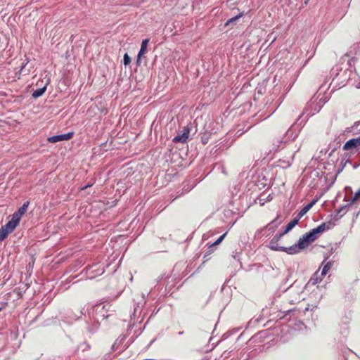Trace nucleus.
I'll use <instances>...</instances> for the list:
<instances>
[{"label":"nucleus","instance_id":"obj_22","mask_svg":"<svg viewBox=\"0 0 360 360\" xmlns=\"http://www.w3.org/2000/svg\"><path fill=\"white\" fill-rule=\"evenodd\" d=\"M297 311V310H296V309H288V310H287V311H286V313H287V314H290L291 312H295V311Z\"/></svg>","mask_w":360,"mask_h":360},{"label":"nucleus","instance_id":"obj_25","mask_svg":"<svg viewBox=\"0 0 360 360\" xmlns=\"http://www.w3.org/2000/svg\"><path fill=\"white\" fill-rule=\"evenodd\" d=\"M24 68H25V65H22V67H21V68H20V72H22V70H23Z\"/></svg>","mask_w":360,"mask_h":360},{"label":"nucleus","instance_id":"obj_13","mask_svg":"<svg viewBox=\"0 0 360 360\" xmlns=\"http://www.w3.org/2000/svg\"><path fill=\"white\" fill-rule=\"evenodd\" d=\"M323 277V276H321V273L319 274L318 271H316L310 278L309 283H311L312 285H315L320 282Z\"/></svg>","mask_w":360,"mask_h":360},{"label":"nucleus","instance_id":"obj_3","mask_svg":"<svg viewBox=\"0 0 360 360\" xmlns=\"http://www.w3.org/2000/svg\"><path fill=\"white\" fill-rule=\"evenodd\" d=\"M286 293L288 297L289 303L295 304L302 300L301 294L302 293V288L299 286L292 285L287 290Z\"/></svg>","mask_w":360,"mask_h":360},{"label":"nucleus","instance_id":"obj_11","mask_svg":"<svg viewBox=\"0 0 360 360\" xmlns=\"http://www.w3.org/2000/svg\"><path fill=\"white\" fill-rule=\"evenodd\" d=\"M16 226H1L0 229V241L4 240L10 233H11Z\"/></svg>","mask_w":360,"mask_h":360},{"label":"nucleus","instance_id":"obj_26","mask_svg":"<svg viewBox=\"0 0 360 360\" xmlns=\"http://www.w3.org/2000/svg\"><path fill=\"white\" fill-rule=\"evenodd\" d=\"M233 257L236 259V257H238V252H236L235 255H233Z\"/></svg>","mask_w":360,"mask_h":360},{"label":"nucleus","instance_id":"obj_8","mask_svg":"<svg viewBox=\"0 0 360 360\" xmlns=\"http://www.w3.org/2000/svg\"><path fill=\"white\" fill-rule=\"evenodd\" d=\"M360 146V136L348 140L344 145L343 149L349 150L356 148Z\"/></svg>","mask_w":360,"mask_h":360},{"label":"nucleus","instance_id":"obj_7","mask_svg":"<svg viewBox=\"0 0 360 360\" xmlns=\"http://www.w3.org/2000/svg\"><path fill=\"white\" fill-rule=\"evenodd\" d=\"M72 136H73V133L70 132L68 134L56 135V136H53L49 137L48 141L50 143H56V142L63 141H68V140L70 139L72 137Z\"/></svg>","mask_w":360,"mask_h":360},{"label":"nucleus","instance_id":"obj_9","mask_svg":"<svg viewBox=\"0 0 360 360\" xmlns=\"http://www.w3.org/2000/svg\"><path fill=\"white\" fill-rule=\"evenodd\" d=\"M190 130L187 127H184L181 134H178L173 139V141L175 143H185L189 136Z\"/></svg>","mask_w":360,"mask_h":360},{"label":"nucleus","instance_id":"obj_10","mask_svg":"<svg viewBox=\"0 0 360 360\" xmlns=\"http://www.w3.org/2000/svg\"><path fill=\"white\" fill-rule=\"evenodd\" d=\"M148 42H149V39H145L142 41L141 49H140L138 56H137V60H136L137 64H140L141 57L146 53Z\"/></svg>","mask_w":360,"mask_h":360},{"label":"nucleus","instance_id":"obj_5","mask_svg":"<svg viewBox=\"0 0 360 360\" xmlns=\"http://www.w3.org/2000/svg\"><path fill=\"white\" fill-rule=\"evenodd\" d=\"M106 311L107 309H105V305H103L102 304H97L93 306L91 309L89 311L88 313L89 316L96 314L97 316L104 319L109 316V314H105Z\"/></svg>","mask_w":360,"mask_h":360},{"label":"nucleus","instance_id":"obj_29","mask_svg":"<svg viewBox=\"0 0 360 360\" xmlns=\"http://www.w3.org/2000/svg\"><path fill=\"white\" fill-rule=\"evenodd\" d=\"M309 309V307H306L305 311H308Z\"/></svg>","mask_w":360,"mask_h":360},{"label":"nucleus","instance_id":"obj_23","mask_svg":"<svg viewBox=\"0 0 360 360\" xmlns=\"http://www.w3.org/2000/svg\"><path fill=\"white\" fill-rule=\"evenodd\" d=\"M346 207H347V205L341 207L340 210H339V213H340L342 211H343Z\"/></svg>","mask_w":360,"mask_h":360},{"label":"nucleus","instance_id":"obj_2","mask_svg":"<svg viewBox=\"0 0 360 360\" xmlns=\"http://www.w3.org/2000/svg\"><path fill=\"white\" fill-rule=\"evenodd\" d=\"M146 296L145 294H142V301L138 302L134 307V311L130 316L131 318V326L133 327L137 324L141 323L143 320V316H141L142 308L146 302Z\"/></svg>","mask_w":360,"mask_h":360},{"label":"nucleus","instance_id":"obj_4","mask_svg":"<svg viewBox=\"0 0 360 360\" xmlns=\"http://www.w3.org/2000/svg\"><path fill=\"white\" fill-rule=\"evenodd\" d=\"M30 202L28 201L24 204L12 215V219L6 225H18L22 216L27 212Z\"/></svg>","mask_w":360,"mask_h":360},{"label":"nucleus","instance_id":"obj_12","mask_svg":"<svg viewBox=\"0 0 360 360\" xmlns=\"http://www.w3.org/2000/svg\"><path fill=\"white\" fill-rule=\"evenodd\" d=\"M317 202V200H313L311 202L305 205L297 214L299 217H302Z\"/></svg>","mask_w":360,"mask_h":360},{"label":"nucleus","instance_id":"obj_15","mask_svg":"<svg viewBox=\"0 0 360 360\" xmlns=\"http://www.w3.org/2000/svg\"><path fill=\"white\" fill-rule=\"evenodd\" d=\"M331 267H332L331 262H327L326 263H325L322 268L321 272V276H325L327 274V273L328 272V271L330 269Z\"/></svg>","mask_w":360,"mask_h":360},{"label":"nucleus","instance_id":"obj_20","mask_svg":"<svg viewBox=\"0 0 360 360\" xmlns=\"http://www.w3.org/2000/svg\"><path fill=\"white\" fill-rule=\"evenodd\" d=\"M359 198H360V189L355 193L354 197L352 199V202H354L359 200Z\"/></svg>","mask_w":360,"mask_h":360},{"label":"nucleus","instance_id":"obj_6","mask_svg":"<svg viewBox=\"0 0 360 360\" xmlns=\"http://www.w3.org/2000/svg\"><path fill=\"white\" fill-rule=\"evenodd\" d=\"M126 336L125 335H121L114 342V344L112 346V349L113 351H117L119 352L123 351L126 349V348L128 347L127 345H124L123 343L125 341Z\"/></svg>","mask_w":360,"mask_h":360},{"label":"nucleus","instance_id":"obj_19","mask_svg":"<svg viewBox=\"0 0 360 360\" xmlns=\"http://www.w3.org/2000/svg\"><path fill=\"white\" fill-rule=\"evenodd\" d=\"M123 62L125 65H129L131 63V58L127 53L124 55Z\"/></svg>","mask_w":360,"mask_h":360},{"label":"nucleus","instance_id":"obj_18","mask_svg":"<svg viewBox=\"0 0 360 360\" xmlns=\"http://www.w3.org/2000/svg\"><path fill=\"white\" fill-rule=\"evenodd\" d=\"M301 218L302 217H299L297 214L287 225H297Z\"/></svg>","mask_w":360,"mask_h":360},{"label":"nucleus","instance_id":"obj_30","mask_svg":"<svg viewBox=\"0 0 360 360\" xmlns=\"http://www.w3.org/2000/svg\"><path fill=\"white\" fill-rule=\"evenodd\" d=\"M321 225L325 226L326 224L325 223H322Z\"/></svg>","mask_w":360,"mask_h":360},{"label":"nucleus","instance_id":"obj_24","mask_svg":"<svg viewBox=\"0 0 360 360\" xmlns=\"http://www.w3.org/2000/svg\"><path fill=\"white\" fill-rule=\"evenodd\" d=\"M145 0H140V1H138L137 2H136V4H139L141 2H143Z\"/></svg>","mask_w":360,"mask_h":360},{"label":"nucleus","instance_id":"obj_14","mask_svg":"<svg viewBox=\"0 0 360 360\" xmlns=\"http://www.w3.org/2000/svg\"><path fill=\"white\" fill-rule=\"evenodd\" d=\"M46 90V85L44 86L42 88H39L32 93V97L34 98H39L42 96Z\"/></svg>","mask_w":360,"mask_h":360},{"label":"nucleus","instance_id":"obj_27","mask_svg":"<svg viewBox=\"0 0 360 360\" xmlns=\"http://www.w3.org/2000/svg\"><path fill=\"white\" fill-rule=\"evenodd\" d=\"M307 108H306V109L303 111L302 115H304V114L307 113Z\"/></svg>","mask_w":360,"mask_h":360},{"label":"nucleus","instance_id":"obj_16","mask_svg":"<svg viewBox=\"0 0 360 360\" xmlns=\"http://www.w3.org/2000/svg\"><path fill=\"white\" fill-rule=\"evenodd\" d=\"M227 232L224 233L223 235H221L220 237H219L214 243L210 244L209 245L210 248H212L214 246L218 245L221 243V241L224 240V237L226 236Z\"/></svg>","mask_w":360,"mask_h":360},{"label":"nucleus","instance_id":"obj_21","mask_svg":"<svg viewBox=\"0 0 360 360\" xmlns=\"http://www.w3.org/2000/svg\"><path fill=\"white\" fill-rule=\"evenodd\" d=\"M95 271L96 272V274L91 276V278H94L96 276L103 274L104 273V269H97L95 270Z\"/></svg>","mask_w":360,"mask_h":360},{"label":"nucleus","instance_id":"obj_28","mask_svg":"<svg viewBox=\"0 0 360 360\" xmlns=\"http://www.w3.org/2000/svg\"><path fill=\"white\" fill-rule=\"evenodd\" d=\"M184 333L183 331L179 332V335H182Z\"/></svg>","mask_w":360,"mask_h":360},{"label":"nucleus","instance_id":"obj_17","mask_svg":"<svg viewBox=\"0 0 360 360\" xmlns=\"http://www.w3.org/2000/svg\"><path fill=\"white\" fill-rule=\"evenodd\" d=\"M241 17V15H236L235 17H233L231 18H230L229 20H227V22H226L225 25L227 26L229 25V24L231 23H233L235 22L236 21H237Z\"/></svg>","mask_w":360,"mask_h":360},{"label":"nucleus","instance_id":"obj_1","mask_svg":"<svg viewBox=\"0 0 360 360\" xmlns=\"http://www.w3.org/2000/svg\"><path fill=\"white\" fill-rule=\"evenodd\" d=\"M294 227L295 226H286L284 230L278 231L270 240L268 248L272 250L285 252L289 255L297 254L304 250L314 241H315L321 233L330 229V226H317L316 228L311 230L309 232L305 233L302 238L299 239L297 243L288 248L279 245L278 243L281 238L284 235L288 233L290 230H292Z\"/></svg>","mask_w":360,"mask_h":360}]
</instances>
